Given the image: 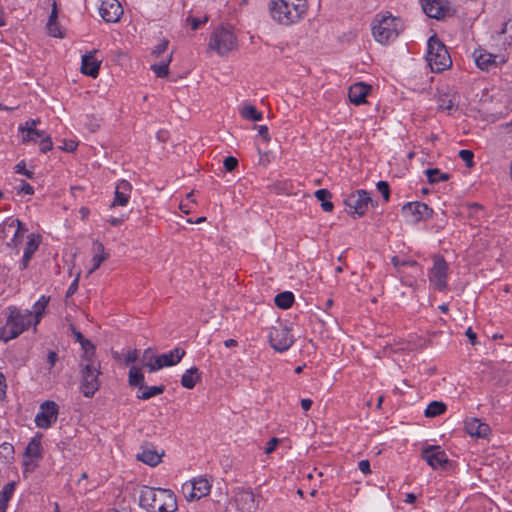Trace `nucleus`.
I'll return each mask as SVG.
<instances>
[{
    "mask_svg": "<svg viewBox=\"0 0 512 512\" xmlns=\"http://www.w3.org/2000/svg\"><path fill=\"white\" fill-rule=\"evenodd\" d=\"M223 164L226 171L232 172L238 167V160L233 156H229L224 159Z\"/></svg>",
    "mask_w": 512,
    "mask_h": 512,
    "instance_id": "51",
    "label": "nucleus"
},
{
    "mask_svg": "<svg viewBox=\"0 0 512 512\" xmlns=\"http://www.w3.org/2000/svg\"><path fill=\"white\" fill-rule=\"evenodd\" d=\"M169 41L167 39H163L160 41L159 44H157L154 49L152 50V55L155 58L160 57L168 48Z\"/></svg>",
    "mask_w": 512,
    "mask_h": 512,
    "instance_id": "48",
    "label": "nucleus"
},
{
    "mask_svg": "<svg viewBox=\"0 0 512 512\" xmlns=\"http://www.w3.org/2000/svg\"><path fill=\"white\" fill-rule=\"evenodd\" d=\"M40 123V119H31L25 122L24 125H21L23 129H30L31 133H35L37 137H43L45 132L42 130L36 129V126Z\"/></svg>",
    "mask_w": 512,
    "mask_h": 512,
    "instance_id": "47",
    "label": "nucleus"
},
{
    "mask_svg": "<svg viewBox=\"0 0 512 512\" xmlns=\"http://www.w3.org/2000/svg\"><path fill=\"white\" fill-rule=\"evenodd\" d=\"M163 456L164 451L158 452L149 447H142V451L136 454V459L146 465L155 467L162 462Z\"/></svg>",
    "mask_w": 512,
    "mask_h": 512,
    "instance_id": "20",
    "label": "nucleus"
},
{
    "mask_svg": "<svg viewBox=\"0 0 512 512\" xmlns=\"http://www.w3.org/2000/svg\"><path fill=\"white\" fill-rule=\"evenodd\" d=\"M315 197L317 200L321 201V207L326 212H331L333 210V203L329 201L332 197V194L327 189H319L315 192Z\"/></svg>",
    "mask_w": 512,
    "mask_h": 512,
    "instance_id": "36",
    "label": "nucleus"
},
{
    "mask_svg": "<svg viewBox=\"0 0 512 512\" xmlns=\"http://www.w3.org/2000/svg\"><path fill=\"white\" fill-rule=\"evenodd\" d=\"M474 58L477 66L482 70H489L492 66H496V56L491 53L476 50Z\"/></svg>",
    "mask_w": 512,
    "mask_h": 512,
    "instance_id": "26",
    "label": "nucleus"
},
{
    "mask_svg": "<svg viewBox=\"0 0 512 512\" xmlns=\"http://www.w3.org/2000/svg\"><path fill=\"white\" fill-rule=\"evenodd\" d=\"M41 143H40V151L42 153H46L47 151H50L53 148V143L50 136H43L41 137Z\"/></svg>",
    "mask_w": 512,
    "mask_h": 512,
    "instance_id": "53",
    "label": "nucleus"
},
{
    "mask_svg": "<svg viewBox=\"0 0 512 512\" xmlns=\"http://www.w3.org/2000/svg\"><path fill=\"white\" fill-rule=\"evenodd\" d=\"M465 431L472 437L486 438L490 434V426L478 418H468L465 421Z\"/></svg>",
    "mask_w": 512,
    "mask_h": 512,
    "instance_id": "17",
    "label": "nucleus"
},
{
    "mask_svg": "<svg viewBox=\"0 0 512 512\" xmlns=\"http://www.w3.org/2000/svg\"><path fill=\"white\" fill-rule=\"evenodd\" d=\"M80 391L91 398L100 388V366L94 363H80Z\"/></svg>",
    "mask_w": 512,
    "mask_h": 512,
    "instance_id": "5",
    "label": "nucleus"
},
{
    "mask_svg": "<svg viewBox=\"0 0 512 512\" xmlns=\"http://www.w3.org/2000/svg\"><path fill=\"white\" fill-rule=\"evenodd\" d=\"M19 131L23 134L22 136V142L27 143L30 141H36L38 138L35 133H31L30 129H23L22 127H19Z\"/></svg>",
    "mask_w": 512,
    "mask_h": 512,
    "instance_id": "54",
    "label": "nucleus"
},
{
    "mask_svg": "<svg viewBox=\"0 0 512 512\" xmlns=\"http://www.w3.org/2000/svg\"><path fill=\"white\" fill-rule=\"evenodd\" d=\"M397 19L391 15L375 18L372 26V33L375 40L386 44L398 36Z\"/></svg>",
    "mask_w": 512,
    "mask_h": 512,
    "instance_id": "6",
    "label": "nucleus"
},
{
    "mask_svg": "<svg viewBox=\"0 0 512 512\" xmlns=\"http://www.w3.org/2000/svg\"><path fill=\"white\" fill-rule=\"evenodd\" d=\"M185 355V351L181 348H175L169 353L162 354L156 357V362L162 365V368L165 366H173L181 361L183 356Z\"/></svg>",
    "mask_w": 512,
    "mask_h": 512,
    "instance_id": "23",
    "label": "nucleus"
},
{
    "mask_svg": "<svg viewBox=\"0 0 512 512\" xmlns=\"http://www.w3.org/2000/svg\"><path fill=\"white\" fill-rule=\"evenodd\" d=\"M208 21V16H204L202 19L189 16L186 19V23L191 26L192 30H197L201 24H205Z\"/></svg>",
    "mask_w": 512,
    "mask_h": 512,
    "instance_id": "49",
    "label": "nucleus"
},
{
    "mask_svg": "<svg viewBox=\"0 0 512 512\" xmlns=\"http://www.w3.org/2000/svg\"><path fill=\"white\" fill-rule=\"evenodd\" d=\"M255 128L266 143L270 142L271 138L266 125L255 126Z\"/></svg>",
    "mask_w": 512,
    "mask_h": 512,
    "instance_id": "56",
    "label": "nucleus"
},
{
    "mask_svg": "<svg viewBox=\"0 0 512 512\" xmlns=\"http://www.w3.org/2000/svg\"><path fill=\"white\" fill-rule=\"evenodd\" d=\"M234 502L238 511L240 512H256L258 508V502L255 499V495L251 490L244 488H237L234 492Z\"/></svg>",
    "mask_w": 512,
    "mask_h": 512,
    "instance_id": "11",
    "label": "nucleus"
},
{
    "mask_svg": "<svg viewBox=\"0 0 512 512\" xmlns=\"http://www.w3.org/2000/svg\"><path fill=\"white\" fill-rule=\"evenodd\" d=\"M78 143L73 140H64L63 145L60 146V149L67 152H73L76 150Z\"/></svg>",
    "mask_w": 512,
    "mask_h": 512,
    "instance_id": "55",
    "label": "nucleus"
},
{
    "mask_svg": "<svg viewBox=\"0 0 512 512\" xmlns=\"http://www.w3.org/2000/svg\"><path fill=\"white\" fill-rule=\"evenodd\" d=\"M425 174L428 178L429 183L434 184L440 181H447L449 180L450 176L447 173H441L439 169L433 168V169H427L425 171Z\"/></svg>",
    "mask_w": 512,
    "mask_h": 512,
    "instance_id": "43",
    "label": "nucleus"
},
{
    "mask_svg": "<svg viewBox=\"0 0 512 512\" xmlns=\"http://www.w3.org/2000/svg\"><path fill=\"white\" fill-rule=\"evenodd\" d=\"M27 229L24 227L23 223L19 219H12L10 221H7L3 225V232H13V238L11 239V243H7L8 246H18L19 238L22 237L24 232H26Z\"/></svg>",
    "mask_w": 512,
    "mask_h": 512,
    "instance_id": "21",
    "label": "nucleus"
},
{
    "mask_svg": "<svg viewBox=\"0 0 512 512\" xmlns=\"http://www.w3.org/2000/svg\"><path fill=\"white\" fill-rule=\"evenodd\" d=\"M143 364L144 366L148 367L150 372H154L162 368V365L156 361L154 363L151 361H144Z\"/></svg>",
    "mask_w": 512,
    "mask_h": 512,
    "instance_id": "64",
    "label": "nucleus"
},
{
    "mask_svg": "<svg viewBox=\"0 0 512 512\" xmlns=\"http://www.w3.org/2000/svg\"><path fill=\"white\" fill-rule=\"evenodd\" d=\"M239 112L240 115L246 120L260 121L263 118L262 113L257 111V109L250 104L244 105Z\"/></svg>",
    "mask_w": 512,
    "mask_h": 512,
    "instance_id": "37",
    "label": "nucleus"
},
{
    "mask_svg": "<svg viewBox=\"0 0 512 512\" xmlns=\"http://www.w3.org/2000/svg\"><path fill=\"white\" fill-rule=\"evenodd\" d=\"M456 93H443L438 98V107L442 110H453L457 107L456 104Z\"/></svg>",
    "mask_w": 512,
    "mask_h": 512,
    "instance_id": "31",
    "label": "nucleus"
},
{
    "mask_svg": "<svg viewBox=\"0 0 512 512\" xmlns=\"http://www.w3.org/2000/svg\"><path fill=\"white\" fill-rule=\"evenodd\" d=\"M94 52L82 56L81 72L92 78H96L99 74L101 61L94 57Z\"/></svg>",
    "mask_w": 512,
    "mask_h": 512,
    "instance_id": "22",
    "label": "nucleus"
},
{
    "mask_svg": "<svg viewBox=\"0 0 512 512\" xmlns=\"http://www.w3.org/2000/svg\"><path fill=\"white\" fill-rule=\"evenodd\" d=\"M465 335L468 337L470 343L474 346L477 342V336L476 333L472 330V328H468L465 332Z\"/></svg>",
    "mask_w": 512,
    "mask_h": 512,
    "instance_id": "63",
    "label": "nucleus"
},
{
    "mask_svg": "<svg viewBox=\"0 0 512 512\" xmlns=\"http://www.w3.org/2000/svg\"><path fill=\"white\" fill-rule=\"evenodd\" d=\"M79 276H80V274L77 275V277L74 279V281L69 286V288L66 292V298L71 297L77 291L78 283H79Z\"/></svg>",
    "mask_w": 512,
    "mask_h": 512,
    "instance_id": "57",
    "label": "nucleus"
},
{
    "mask_svg": "<svg viewBox=\"0 0 512 512\" xmlns=\"http://www.w3.org/2000/svg\"><path fill=\"white\" fill-rule=\"evenodd\" d=\"M371 90V86L363 82H358L352 85L349 89V99L355 105H360L366 102V97Z\"/></svg>",
    "mask_w": 512,
    "mask_h": 512,
    "instance_id": "19",
    "label": "nucleus"
},
{
    "mask_svg": "<svg viewBox=\"0 0 512 512\" xmlns=\"http://www.w3.org/2000/svg\"><path fill=\"white\" fill-rule=\"evenodd\" d=\"M369 202H371V198L368 192L358 190L346 198L345 205L349 214L361 217L365 214Z\"/></svg>",
    "mask_w": 512,
    "mask_h": 512,
    "instance_id": "10",
    "label": "nucleus"
},
{
    "mask_svg": "<svg viewBox=\"0 0 512 512\" xmlns=\"http://www.w3.org/2000/svg\"><path fill=\"white\" fill-rule=\"evenodd\" d=\"M49 301H50V297L49 296H42L35 303V305H34V308H35V311H34L35 325H37L40 322V319H41L42 315L44 314L45 308H46L47 304L49 303Z\"/></svg>",
    "mask_w": 512,
    "mask_h": 512,
    "instance_id": "44",
    "label": "nucleus"
},
{
    "mask_svg": "<svg viewBox=\"0 0 512 512\" xmlns=\"http://www.w3.org/2000/svg\"><path fill=\"white\" fill-rule=\"evenodd\" d=\"M0 458L10 461L14 458V447L10 443H2L0 445Z\"/></svg>",
    "mask_w": 512,
    "mask_h": 512,
    "instance_id": "46",
    "label": "nucleus"
},
{
    "mask_svg": "<svg viewBox=\"0 0 512 512\" xmlns=\"http://www.w3.org/2000/svg\"><path fill=\"white\" fill-rule=\"evenodd\" d=\"M271 17L282 25L297 22L306 11L305 0H270Z\"/></svg>",
    "mask_w": 512,
    "mask_h": 512,
    "instance_id": "2",
    "label": "nucleus"
},
{
    "mask_svg": "<svg viewBox=\"0 0 512 512\" xmlns=\"http://www.w3.org/2000/svg\"><path fill=\"white\" fill-rule=\"evenodd\" d=\"M41 411L35 417V423L39 428H48L57 420L58 405L53 401L44 402Z\"/></svg>",
    "mask_w": 512,
    "mask_h": 512,
    "instance_id": "12",
    "label": "nucleus"
},
{
    "mask_svg": "<svg viewBox=\"0 0 512 512\" xmlns=\"http://www.w3.org/2000/svg\"><path fill=\"white\" fill-rule=\"evenodd\" d=\"M173 53L171 52L165 61L159 64H153L151 66L152 71L156 74L157 77L165 78L169 75V64L172 61Z\"/></svg>",
    "mask_w": 512,
    "mask_h": 512,
    "instance_id": "38",
    "label": "nucleus"
},
{
    "mask_svg": "<svg viewBox=\"0 0 512 512\" xmlns=\"http://www.w3.org/2000/svg\"><path fill=\"white\" fill-rule=\"evenodd\" d=\"M7 320L8 326H13L15 330H11L12 332H9V334L4 335L5 342L16 338L30 326L32 320V313L30 311H27L25 314H21V312L17 308L10 307Z\"/></svg>",
    "mask_w": 512,
    "mask_h": 512,
    "instance_id": "7",
    "label": "nucleus"
},
{
    "mask_svg": "<svg viewBox=\"0 0 512 512\" xmlns=\"http://www.w3.org/2000/svg\"><path fill=\"white\" fill-rule=\"evenodd\" d=\"M93 251L95 252L92 258L93 266L89 270L88 275L96 271L109 258V253L105 251L104 245L97 240L93 243Z\"/></svg>",
    "mask_w": 512,
    "mask_h": 512,
    "instance_id": "24",
    "label": "nucleus"
},
{
    "mask_svg": "<svg viewBox=\"0 0 512 512\" xmlns=\"http://www.w3.org/2000/svg\"><path fill=\"white\" fill-rule=\"evenodd\" d=\"M128 382L129 385L132 387H138L139 389H143L144 375L139 367L133 366L130 368Z\"/></svg>",
    "mask_w": 512,
    "mask_h": 512,
    "instance_id": "33",
    "label": "nucleus"
},
{
    "mask_svg": "<svg viewBox=\"0 0 512 512\" xmlns=\"http://www.w3.org/2000/svg\"><path fill=\"white\" fill-rule=\"evenodd\" d=\"M131 191L132 185L127 180L120 181L116 186L115 197L110 207L126 206L129 202Z\"/></svg>",
    "mask_w": 512,
    "mask_h": 512,
    "instance_id": "18",
    "label": "nucleus"
},
{
    "mask_svg": "<svg viewBox=\"0 0 512 512\" xmlns=\"http://www.w3.org/2000/svg\"><path fill=\"white\" fill-rule=\"evenodd\" d=\"M422 9L428 17L435 19L444 17L449 11L444 0H422Z\"/></svg>",
    "mask_w": 512,
    "mask_h": 512,
    "instance_id": "16",
    "label": "nucleus"
},
{
    "mask_svg": "<svg viewBox=\"0 0 512 512\" xmlns=\"http://www.w3.org/2000/svg\"><path fill=\"white\" fill-rule=\"evenodd\" d=\"M123 8L118 0H104L100 7L101 17L108 23H115L120 20Z\"/></svg>",
    "mask_w": 512,
    "mask_h": 512,
    "instance_id": "15",
    "label": "nucleus"
},
{
    "mask_svg": "<svg viewBox=\"0 0 512 512\" xmlns=\"http://www.w3.org/2000/svg\"><path fill=\"white\" fill-rule=\"evenodd\" d=\"M422 457L433 469L445 468L448 463L447 455L439 446H429L423 449Z\"/></svg>",
    "mask_w": 512,
    "mask_h": 512,
    "instance_id": "14",
    "label": "nucleus"
},
{
    "mask_svg": "<svg viewBox=\"0 0 512 512\" xmlns=\"http://www.w3.org/2000/svg\"><path fill=\"white\" fill-rule=\"evenodd\" d=\"M24 454L26 457H30V458L41 457L40 438H38V437L32 438L31 441L28 443Z\"/></svg>",
    "mask_w": 512,
    "mask_h": 512,
    "instance_id": "41",
    "label": "nucleus"
},
{
    "mask_svg": "<svg viewBox=\"0 0 512 512\" xmlns=\"http://www.w3.org/2000/svg\"><path fill=\"white\" fill-rule=\"evenodd\" d=\"M269 341L274 350L283 352L292 346L294 339L288 327L279 325L278 327L272 328Z\"/></svg>",
    "mask_w": 512,
    "mask_h": 512,
    "instance_id": "8",
    "label": "nucleus"
},
{
    "mask_svg": "<svg viewBox=\"0 0 512 512\" xmlns=\"http://www.w3.org/2000/svg\"><path fill=\"white\" fill-rule=\"evenodd\" d=\"M417 268H401L403 274H396L401 284L404 286L416 289L417 288V280L413 275L412 270H416Z\"/></svg>",
    "mask_w": 512,
    "mask_h": 512,
    "instance_id": "32",
    "label": "nucleus"
},
{
    "mask_svg": "<svg viewBox=\"0 0 512 512\" xmlns=\"http://www.w3.org/2000/svg\"><path fill=\"white\" fill-rule=\"evenodd\" d=\"M16 172L17 173H22L24 174L25 176H27L28 178H32L33 177V174L32 172L26 170L25 168V163L24 162H20L16 165Z\"/></svg>",
    "mask_w": 512,
    "mask_h": 512,
    "instance_id": "60",
    "label": "nucleus"
},
{
    "mask_svg": "<svg viewBox=\"0 0 512 512\" xmlns=\"http://www.w3.org/2000/svg\"><path fill=\"white\" fill-rule=\"evenodd\" d=\"M201 374L197 367H192L182 375L181 385L187 389H193L200 382Z\"/></svg>",
    "mask_w": 512,
    "mask_h": 512,
    "instance_id": "29",
    "label": "nucleus"
},
{
    "mask_svg": "<svg viewBox=\"0 0 512 512\" xmlns=\"http://www.w3.org/2000/svg\"><path fill=\"white\" fill-rule=\"evenodd\" d=\"M182 491H183L185 498L188 501L198 500V497H196V495H197L196 492L191 491V489H185V484H183V486H182Z\"/></svg>",
    "mask_w": 512,
    "mask_h": 512,
    "instance_id": "59",
    "label": "nucleus"
},
{
    "mask_svg": "<svg viewBox=\"0 0 512 512\" xmlns=\"http://www.w3.org/2000/svg\"><path fill=\"white\" fill-rule=\"evenodd\" d=\"M377 189L382 194V196L385 199V201H388L389 200V196H390V188H389L388 183L385 182V181L378 182L377 183Z\"/></svg>",
    "mask_w": 512,
    "mask_h": 512,
    "instance_id": "52",
    "label": "nucleus"
},
{
    "mask_svg": "<svg viewBox=\"0 0 512 512\" xmlns=\"http://www.w3.org/2000/svg\"><path fill=\"white\" fill-rule=\"evenodd\" d=\"M426 60L433 72L444 71L452 64L446 47L435 35L431 36L428 40Z\"/></svg>",
    "mask_w": 512,
    "mask_h": 512,
    "instance_id": "4",
    "label": "nucleus"
},
{
    "mask_svg": "<svg viewBox=\"0 0 512 512\" xmlns=\"http://www.w3.org/2000/svg\"><path fill=\"white\" fill-rule=\"evenodd\" d=\"M280 442V440L278 438H272L268 443H267V447L265 448V453L266 454H271L276 446L278 445V443Z\"/></svg>",
    "mask_w": 512,
    "mask_h": 512,
    "instance_id": "58",
    "label": "nucleus"
},
{
    "mask_svg": "<svg viewBox=\"0 0 512 512\" xmlns=\"http://www.w3.org/2000/svg\"><path fill=\"white\" fill-rule=\"evenodd\" d=\"M138 359V351L133 350L128 352L127 356L125 357V364L130 365L131 363L135 362Z\"/></svg>",
    "mask_w": 512,
    "mask_h": 512,
    "instance_id": "61",
    "label": "nucleus"
},
{
    "mask_svg": "<svg viewBox=\"0 0 512 512\" xmlns=\"http://www.w3.org/2000/svg\"><path fill=\"white\" fill-rule=\"evenodd\" d=\"M185 489H191L196 492L198 499L206 496L210 491V484L207 479L200 478L191 482L185 483Z\"/></svg>",
    "mask_w": 512,
    "mask_h": 512,
    "instance_id": "27",
    "label": "nucleus"
},
{
    "mask_svg": "<svg viewBox=\"0 0 512 512\" xmlns=\"http://www.w3.org/2000/svg\"><path fill=\"white\" fill-rule=\"evenodd\" d=\"M40 239L41 238L39 235L31 234L29 236V241L26 245L24 255L22 258V268L23 269H26L28 267L29 261L31 260L33 254L39 247Z\"/></svg>",
    "mask_w": 512,
    "mask_h": 512,
    "instance_id": "25",
    "label": "nucleus"
},
{
    "mask_svg": "<svg viewBox=\"0 0 512 512\" xmlns=\"http://www.w3.org/2000/svg\"><path fill=\"white\" fill-rule=\"evenodd\" d=\"M57 18H58L57 3H56V1H53L52 11L49 16L48 23H47V30L51 36L62 38L63 34H62V32L59 28V25L57 23Z\"/></svg>",
    "mask_w": 512,
    "mask_h": 512,
    "instance_id": "30",
    "label": "nucleus"
},
{
    "mask_svg": "<svg viewBox=\"0 0 512 512\" xmlns=\"http://www.w3.org/2000/svg\"><path fill=\"white\" fill-rule=\"evenodd\" d=\"M140 393L137 394L138 399L147 400L156 395L162 394L164 391V386H152L149 387L144 384L143 389H139Z\"/></svg>",
    "mask_w": 512,
    "mask_h": 512,
    "instance_id": "40",
    "label": "nucleus"
},
{
    "mask_svg": "<svg viewBox=\"0 0 512 512\" xmlns=\"http://www.w3.org/2000/svg\"><path fill=\"white\" fill-rule=\"evenodd\" d=\"M496 39L500 45L506 48L512 43V20L509 19L502 24L501 30L496 32Z\"/></svg>",
    "mask_w": 512,
    "mask_h": 512,
    "instance_id": "28",
    "label": "nucleus"
},
{
    "mask_svg": "<svg viewBox=\"0 0 512 512\" xmlns=\"http://www.w3.org/2000/svg\"><path fill=\"white\" fill-rule=\"evenodd\" d=\"M402 213L411 218L412 222H419L429 219L432 216L433 210L425 203L422 202H409L402 207Z\"/></svg>",
    "mask_w": 512,
    "mask_h": 512,
    "instance_id": "13",
    "label": "nucleus"
},
{
    "mask_svg": "<svg viewBox=\"0 0 512 512\" xmlns=\"http://www.w3.org/2000/svg\"><path fill=\"white\" fill-rule=\"evenodd\" d=\"M140 506L148 512H175L176 496L168 489L144 486L140 491Z\"/></svg>",
    "mask_w": 512,
    "mask_h": 512,
    "instance_id": "1",
    "label": "nucleus"
},
{
    "mask_svg": "<svg viewBox=\"0 0 512 512\" xmlns=\"http://www.w3.org/2000/svg\"><path fill=\"white\" fill-rule=\"evenodd\" d=\"M11 330H15L13 326H8V320L4 325H0V339L4 341V335L12 332Z\"/></svg>",
    "mask_w": 512,
    "mask_h": 512,
    "instance_id": "62",
    "label": "nucleus"
},
{
    "mask_svg": "<svg viewBox=\"0 0 512 512\" xmlns=\"http://www.w3.org/2000/svg\"><path fill=\"white\" fill-rule=\"evenodd\" d=\"M83 355L81 356L80 363H94V356H95V346L93 343L86 339L81 344Z\"/></svg>",
    "mask_w": 512,
    "mask_h": 512,
    "instance_id": "34",
    "label": "nucleus"
},
{
    "mask_svg": "<svg viewBox=\"0 0 512 512\" xmlns=\"http://www.w3.org/2000/svg\"><path fill=\"white\" fill-rule=\"evenodd\" d=\"M433 261V267L430 270V282L435 289L442 291L447 287L448 264L443 257L438 255L434 256Z\"/></svg>",
    "mask_w": 512,
    "mask_h": 512,
    "instance_id": "9",
    "label": "nucleus"
},
{
    "mask_svg": "<svg viewBox=\"0 0 512 512\" xmlns=\"http://www.w3.org/2000/svg\"><path fill=\"white\" fill-rule=\"evenodd\" d=\"M15 482L7 483L2 492L0 497V504L7 505L8 501L10 500L14 490H15Z\"/></svg>",
    "mask_w": 512,
    "mask_h": 512,
    "instance_id": "45",
    "label": "nucleus"
},
{
    "mask_svg": "<svg viewBox=\"0 0 512 512\" xmlns=\"http://www.w3.org/2000/svg\"><path fill=\"white\" fill-rule=\"evenodd\" d=\"M391 263L395 268L396 274H403L401 268H419V265L415 260L400 261L397 256H393L391 258Z\"/></svg>",
    "mask_w": 512,
    "mask_h": 512,
    "instance_id": "42",
    "label": "nucleus"
},
{
    "mask_svg": "<svg viewBox=\"0 0 512 512\" xmlns=\"http://www.w3.org/2000/svg\"><path fill=\"white\" fill-rule=\"evenodd\" d=\"M207 49L223 57L238 49V39L230 26H218L210 35Z\"/></svg>",
    "mask_w": 512,
    "mask_h": 512,
    "instance_id": "3",
    "label": "nucleus"
},
{
    "mask_svg": "<svg viewBox=\"0 0 512 512\" xmlns=\"http://www.w3.org/2000/svg\"><path fill=\"white\" fill-rule=\"evenodd\" d=\"M275 304L281 309H288L294 302V295L292 292L286 291L276 295Z\"/></svg>",
    "mask_w": 512,
    "mask_h": 512,
    "instance_id": "39",
    "label": "nucleus"
},
{
    "mask_svg": "<svg viewBox=\"0 0 512 512\" xmlns=\"http://www.w3.org/2000/svg\"><path fill=\"white\" fill-rule=\"evenodd\" d=\"M447 409L445 403L441 401H432L425 409L424 415L428 418L437 417L443 414Z\"/></svg>",
    "mask_w": 512,
    "mask_h": 512,
    "instance_id": "35",
    "label": "nucleus"
},
{
    "mask_svg": "<svg viewBox=\"0 0 512 512\" xmlns=\"http://www.w3.org/2000/svg\"><path fill=\"white\" fill-rule=\"evenodd\" d=\"M473 156V152L470 150H461L459 152V157L465 162L466 166L469 168L474 166Z\"/></svg>",
    "mask_w": 512,
    "mask_h": 512,
    "instance_id": "50",
    "label": "nucleus"
}]
</instances>
